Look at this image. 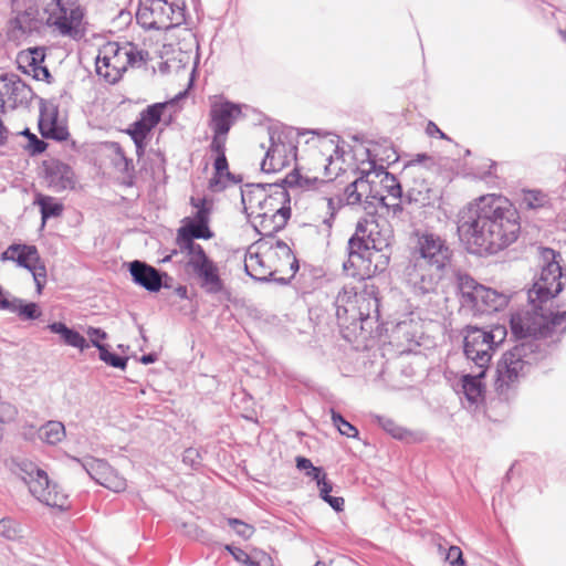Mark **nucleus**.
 Segmentation results:
<instances>
[{
  "mask_svg": "<svg viewBox=\"0 0 566 566\" xmlns=\"http://www.w3.org/2000/svg\"><path fill=\"white\" fill-rule=\"evenodd\" d=\"M458 232L472 253L495 254L517 240L520 213L502 196H482L461 210Z\"/></svg>",
  "mask_w": 566,
  "mask_h": 566,
  "instance_id": "nucleus-1",
  "label": "nucleus"
},
{
  "mask_svg": "<svg viewBox=\"0 0 566 566\" xmlns=\"http://www.w3.org/2000/svg\"><path fill=\"white\" fill-rule=\"evenodd\" d=\"M542 254L546 264L542 268L538 280L527 292L530 308L511 315V331L515 334L531 332L549 335L566 323V311L552 310L553 300L563 290L562 266L557 261V256L560 255L549 248L544 249Z\"/></svg>",
  "mask_w": 566,
  "mask_h": 566,
  "instance_id": "nucleus-2",
  "label": "nucleus"
},
{
  "mask_svg": "<svg viewBox=\"0 0 566 566\" xmlns=\"http://www.w3.org/2000/svg\"><path fill=\"white\" fill-rule=\"evenodd\" d=\"M416 243L403 269V279L417 294L434 292L447 276L453 251L441 235L423 231L416 233Z\"/></svg>",
  "mask_w": 566,
  "mask_h": 566,
  "instance_id": "nucleus-3",
  "label": "nucleus"
},
{
  "mask_svg": "<svg viewBox=\"0 0 566 566\" xmlns=\"http://www.w3.org/2000/svg\"><path fill=\"white\" fill-rule=\"evenodd\" d=\"M512 334L521 342L502 355L496 367L495 390L505 399L533 366L547 357L549 353L547 338H551L554 333L541 335L531 332L524 334L512 332Z\"/></svg>",
  "mask_w": 566,
  "mask_h": 566,
  "instance_id": "nucleus-4",
  "label": "nucleus"
},
{
  "mask_svg": "<svg viewBox=\"0 0 566 566\" xmlns=\"http://www.w3.org/2000/svg\"><path fill=\"white\" fill-rule=\"evenodd\" d=\"M11 470L40 502L60 510L69 507L67 494L60 485L51 482L48 473L34 462L27 459L13 460Z\"/></svg>",
  "mask_w": 566,
  "mask_h": 566,
  "instance_id": "nucleus-5",
  "label": "nucleus"
},
{
  "mask_svg": "<svg viewBox=\"0 0 566 566\" xmlns=\"http://www.w3.org/2000/svg\"><path fill=\"white\" fill-rule=\"evenodd\" d=\"M463 353L476 368L489 369L495 348L505 339L506 328L494 326L490 331L468 325L463 329Z\"/></svg>",
  "mask_w": 566,
  "mask_h": 566,
  "instance_id": "nucleus-6",
  "label": "nucleus"
},
{
  "mask_svg": "<svg viewBox=\"0 0 566 566\" xmlns=\"http://www.w3.org/2000/svg\"><path fill=\"white\" fill-rule=\"evenodd\" d=\"M390 239L388 233L381 232L376 220H359L354 234L348 240V260L343 264L344 271L353 276L356 275L355 272H349L350 268L357 265L355 258L368 256L371 250L385 251L391 245Z\"/></svg>",
  "mask_w": 566,
  "mask_h": 566,
  "instance_id": "nucleus-7",
  "label": "nucleus"
},
{
  "mask_svg": "<svg viewBox=\"0 0 566 566\" xmlns=\"http://www.w3.org/2000/svg\"><path fill=\"white\" fill-rule=\"evenodd\" d=\"M275 255L286 261V264L290 266L291 275L289 277L280 276L277 277L276 270L272 271L265 264L262 256L258 253L249 254L244 260V270L247 274L260 282H276L281 285H286L291 279L295 275L298 270V261L296 256L293 254L291 248L282 240H277L275 244L272 247Z\"/></svg>",
  "mask_w": 566,
  "mask_h": 566,
  "instance_id": "nucleus-8",
  "label": "nucleus"
},
{
  "mask_svg": "<svg viewBox=\"0 0 566 566\" xmlns=\"http://www.w3.org/2000/svg\"><path fill=\"white\" fill-rule=\"evenodd\" d=\"M52 6L48 25L55 28L63 36L81 39L84 35L82 23L85 13L78 0H54Z\"/></svg>",
  "mask_w": 566,
  "mask_h": 566,
  "instance_id": "nucleus-9",
  "label": "nucleus"
},
{
  "mask_svg": "<svg viewBox=\"0 0 566 566\" xmlns=\"http://www.w3.org/2000/svg\"><path fill=\"white\" fill-rule=\"evenodd\" d=\"M186 258V270L197 279L198 284L209 294H218L223 290V282L217 263L205 249L182 252Z\"/></svg>",
  "mask_w": 566,
  "mask_h": 566,
  "instance_id": "nucleus-10",
  "label": "nucleus"
},
{
  "mask_svg": "<svg viewBox=\"0 0 566 566\" xmlns=\"http://www.w3.org/2000/svg\"><path fill=\"white\" fill-rule=\"evenodd\" d=\"M186 258V270L197 279L198 284L209 294H218L223 290V282L217 263L205 249L182 252Z\"/></svg>",
  "mask_w": 566,
  "mask_h": 566,
  "instance_id": "nucleus-11",
  "label": "nucleus"
},
{
  "mask_svg": "<svg viewBox=\"0 0 566 566\" xmlns=\"http://www.w3.org/2000/svg\"><path fill=\"white\" fill-rule=\"evenodd\" d=\"M250 187L254 189L242 190L241 192L244 212L248 217H251L253 212H248L247 203L251 207L255 202L261 212L268 211L269 213H275V210H279L281 206H289L290 203L289 192L281 184H258Z\"/></svg>",
  "mask_w": 566,
  "mask_h": 566,
  "instance_id": "nucleus-12",
  "label": "nucleus"
},
{
  "mask_svg": "<svg viewBox=\"0 0 566 566\" xmlns=\"http://www.w3.org/2000/svg\"><path fill=\"white\" fill-rule=\"evenodd\" d=\"M270 147L261 163L264 172H273L289 166L296 158L297 147L285 132L270 129Z\"/></svg>",
  "mask_w": 566,
  "mask_h": 566,
  "instance_id": "nucleus-13",
  "label": "nucleus"
},
{
  "mask_svg": "<svg viewBox=\"0 0 566 566\" xmlns=\"http://www.w3.org/2000/svg\"><path fill=\"white\" fill-rule=\"evenodd\" d=\"M81 462L86 473L99 485L113 491L122 492L126 489V479L113 469L105 460L86 458Z\"/></svg>",
  "mask_w": 566,
  "mask_h": 566,
  "instance_id": "nucleus-14",
  "label": "nucleus"
},
{
  "mask_svg": "<svg viewBox=\"0 0 566 566\" xmlns=\"http://www.w3.org/2000/svg\"><path fill=\"white\" fill-rule=\"evenodd\" d=\"M140 3H149L154 11L155 24L161 30L178 27L185 22V0H139Z\"/></svg>",
  "mask_w": 566,
  "mask_h": 566,
  "instance_id": "nucleus-15",
  "label": "nucleus"
},
{
  "mask_svg": "<svg viewBox=\"0 0 566 566\" xmlns=\"http://www.w3.org/2000/svg\"><path fill=\"white\" fill-rule=\"evenodd\" d=\"M422 161H432V158L426 154H418L415 160H411L406 169H416V179L413 185L407 190L406 197L409 202H416L422 207L430 206L437 198V192L429 186L423 178V169L419 167Z\"/></svg>",
  "mask_w": 566,
  "mask_h": 566,
  "instance_id": "nucleus-16",
  "label": "nucleus"
},
{
  "mask_svg": "<svg viewBox=\"0 0 566 566\" xmlns=\"http://www.w3.org/2000/svg\"><path fill=\"white\" fill-rule=\"evenodd\" d=\"M132 280L135 284L144 287L148 292H159L166 284L163 283L164 277H168L166 272H161L144 261L135 260L128 265Z\"/></svg>",
  "mask_w": 566,
  "mask_h": 566,
  "instance_id": "nucleus-17",
  "label": "nucleus"
},
{
  "mask_svg": "<svg viewBox=\"0 0 566 566\" xmlns=\"http://www.w3.org/2000/svg\"><path fill=\"white\" fill-rule=\"evenodd\" d=\"M241 107L231 102L216 103L210 109L209 126L217 134H228L237 118L241 116Z\"/></svg>",
  "mask_w": 566,
  "mask_h": 566,
  "instance_id": "nucleus-18",
  "label": "nucleus"
},
{
  "mask_svg": "<svg viewBox=\"0 0 566 566\" xmlns=\"http://www.w3.org/2000/svg\"><path fill=\"white\" fill-rule=\"evenodd\" d=\"M213 232L210 230L208 224L199 223L193 220H188L177 231L176 244L180 252L191 251L197 249H203L199 243H196V239H211Z\"/></svg>",
  "mask_w": 566,
  "mask_h": 566,
  "instance_id": "nucleus-19",
  "label": "nucleus"
},
{
  "mask_svg": "<svg viewBox=\"0 0 566 566\" xmlns=\"http://www.w3.org/2000/svg\"><path fill=\"white\" fill-rule=\"evenodd\" d=\"M45 179L51 189L56 192L73 189L75 186V175L71 166L60 160H50L45 163Z\"/></svg>",
  "mask_w": 566,
  "mask_h": 566,
  "instance_id": "nucleus-20",
  "label": "nucleus"
},
{
  "mask_svg": "<svg viewBox=\"0 0 566 566\" xmlns=\"http://www.w3.org/2000/svg\"><path fill=\"white\" fill-rule=\"evenodd\" d=\"M57 108L49 109L42 101L40 105L39 130L43 138L56 142L66 140L69 137L67 128L57 120Z\"/></svg>",
  "mask_w": 566,
  "mask_h": 566,
  "instance_id": "nucleus-21",
  "label": "nucleus"
},
{
  "mask_svg": "<svg viewBox=\"0 0 566 566\" xmlns=\"http://www.w3.org/2000/svg\"><path fill=\"white\" fill-rule=\"evenodd\" d=\"M291 217L290 206H281L275 213L259 212L252 220L254 229L262 235H272L282 230Z\"/></svg>",
  "mask_w": 566,
  "mask_h": 566,
  "instance_id": "nucleus-22",
  "label": "nucleus"
},
{
  "mask_svg": "<svg viewBox=\"0 0 566 566\" xmlns=\"http://www.w3.org/2000/svg\"><path fill=\"white\" fill-rule=\"evenodd\" d=\"M357 302L356 313L352 317L353 321H365L371 317L379 319L378 287L375 284L365 282L364 287L359 291Z\"/></svg>",
  "mask_w": 566,
  "mask_h": 566,
  "instance_id": "nucleus-23",
  "label": "nucleus"
},
{
  "mask_svg": "<svg viewBox=\"0 0 566 566\" xmlns=\"http://www.w3.org/2000/svg\"><path fill=\"white\" fill-rule=\"evenodd\" d=\"M2 261H14L28 271H32L36 264H43L38 248L31 244H11L1 255Z\"/></svg>",
  "mask_w": 566,
  "mask_h": 566,
  "instance_id": "nucleus-24",
  "label": "nucleus"
},
{
  "mask_svg": "<svg viewBox=\"0 0 566 566\" xmlns=\"http://www.w3.org/2000/svg\"><path fill=\"white\" fill-rule=\"evenodd\" d=\"M2 94L7 95L8 99L14 106L28 104L33 96L32 90L20 78L19 75L7 73L1 76Z\"/></svg>",
  "mask_w": 566,
  "mask_h": 566,
  "instance_id": "nucleus-25",
  "label": "nucleus"
},
{
  "mask_svg": "<svg viewBox=\"0 0 566 566\" xmlns=\"http://www.w3.org/2000/svg\"><path fill=\"white\" fill-rule=\"evenodd\" d=\"M478 300L474 303L472 311L479 314H490L503 310L509 303V296L494 289L482 286L479 290Z\"/></svg>",
  "mask_w": 566,
  "mask_h": 566,
  "instance_id": "nucleus-26",
  "label": "nucleus"
},
{
  "mask_svg": "<svg viewBox=\"0 0 566 566\" xmlns=\"http://www.w3.org/2000/svg\"><path fill=\"white\" fill-rule=\"evenodd\" d=\"M282 182L291 188L298 187L304 190H312V189L317 190L322 195H331L332 191L329 189L335 188L334 180H332V179L324 180V179H318L316 177H314V178L303 177L298 172L297 169H294L293 171H291L283 179Z\"/></svg>",
  "mask_w": 566,
  "mask_h": 566,
  "instance_id": "nucleus-27",
  "label": "nucleus"
},
{
  "mask_svg": "<svg viewBox=\"0 0 566 566\" xmlns=\"http://www.w3.org/2000/svg\"><path fill=\"white\" fill-rule=\"evenodd\" d=\"M359 297V292L356 291L353 286H344L337 294L334 306L336 308L337 318H344L347 315L353 317V314L356 313L357 300Z\"/></svg>",
  "mask_w": 566,
  "mask_h": 566,
  "instance_id": "nucleus-28",
  "label": "nucleus"
},
{
  "mask_svg": "<svg viewBox=\"0 0 566 566\" xmlns=\"http://www.w3.org/2000/svg\"><path fill=\"white\" fill-rule=\"evenodd\" d=\"M50 332L59 334L63 343L67 346L80 349L81 352L90 347V343L77 331L70 328L62 322H53L48 325Z\"/></svg>",
  "mask_w": 566,
  "mask_h": 566,
  "instance_id": "nucleus-29",
  "label": "nucleus"
},
{
  "mask_svg": "<svg viewBox=\"0 0 566 566\" xmlns=\"http://www.w3.org/2000/svg\"><path fill=\"white\" fill-rule=\"evenodd\" d=\"M486 370L488 369L484 368H478L475 374H467L461 378L462 391L471 403H476L483 395L484 386L482 378L485 376Z\"/></svg>",
  "mask_w": 566,
  "mask_h": 566,
  "instance_id": "nucleus-30",
  "label": "nucleus"
},
{
  "mask_svg": "<svg viewBox=\"0 0 566 566\" xmlns=\"http://www.w3.org/2000/svg\"><path fill=\"white\" fill-rule=\"evenodd\" d=\"M458 290L461 295V303L463 306L470 307L472 310L474 303L478 300V294H480V289H482V284L478 283L472 276L465 273H458L457 275Z\"/></svg>",
  "mask_w": 566,
  "mask_h": 566,
  "instance_id": "nucleus-31",
  "label": "nucleus"
},
{
  "mask_svg": "<svg viewBox=\"0 0 566 566\" xmlns=\"http://www.w3.org/2000/svg\"><path fill=\"white\" fill-rule=\"evenodd\" d=\"M370 255L355 258L357 265L355 268L365 266L367 273L382 272L389 264L390 261V248L385 251H369Z\"/></svg>",
  "mask_w": 566,
  "mask_h": 566,
  "instance_id": "nucleus-32",
  "label": "nucleus"
},
{
  "mask_svg": "<svg viewBox=\"0 0 566 566\" xmlns=\"http://www.w3.org/2000/svg\"><path fill=\"white\" fill-rule=\"evenodd\" d=\"M369 175L370 172H367L365 176L356 178L344 188L343 196H340L344 205L354 206L361 202L363 195L369 190V181L367 180Z\"/></svg>",
  "mask_w": 566,
  "mask_h": 566,
  "instance_id": "nucleus-33",
  "label": "nucleus"
},
{
  "mask_svg": "<svg viewBox=\"0 0 566 566\" xmlns=\"http://www.w3.org/2000/svg\"><path fill=\"white\" fill-rule=\"evenodd\" d=\"M34 205L39 206L42 219V228L50 218H57L62 214L64 207L55 198L39 193L34 199Z\"/></svg>",
  "mask_w": 566,
  "mask_h": 566,
  "instance_id": "nucleus-34",
  "label": "nucleus"
},
{
  "mask_svg": "<svg viewBox=\"0 0 566 566\" xmlns=\"http://www.w3.org/2000/svg\"><path fill=\"white\" fill-rule=\"evenodd\" d=\"M65 437V427L60 421H48L39 429V438L48 444H57Z\"/></svg>",
  "mask_w": 566,
  "mask_h": 566,
  "instance_id": "nucleus-35",
  "label": "nucleus"
},
{
  "mask_svg": "<svg viewBox=\"0 0 566 566\" xmlns=\"http://www.w3.org/2000/svg\"><path fill=\"white\" fill-rule=\"evenodd\" d=\"M124 53L125 51L123 53H118L117 56H113L112 60H109L108 57H103V65H106V63H108V65L112 66V71H105L104 74V80L107 83H117L122 78L123 74L126 72L127 61L125 60L126 55Z\"/></svg>",
  "mask_w": 566,
  "mask_h": 566,
  "instance_id": "nucleus-36",
  "label": "nucleus"
},
{
  "mask_svg": "<svg viewBox=\"0 0 566 566\" xmlns=\"http://www.w3.org/2000/svg\"><path fill=\"white\" fill-rule=\"evenodd\" d=\"M213 168L214 175L209 180V189L214 192L222 191L227 187L226 182L223 181V172L229 169L226 154L216 156L213 161Z\"/></svg>",
  "mask_w": 566,
  "mask_h": 566,
  "instance_id": "nucleus-37",
  "label": "nucleus"
},
{
  "mask_svg": "<svg viewBox=\"0 0 566 566\" xmlns=\"http://www.w3.org/2000/svg\"><path fill=\"white\" fill-rule=\"evenodd\" d=\"M374 169L377 176H382L380 184L388 195L396 199H400L402 197V188L395 175L388 172L382 166L379 168L374 167Z\"/></svg>",
  "mask_w": 566,
  "mask_h": 566,
  "instance_id": "nucleus-38",
  "label": "nucleus"
},
{
  "mask_svg": "<svg viewBox=\"0 0 566 566\" xmlns=\"http://www.w3.org/2000/svg\"><path fill=\"white\" fill-rule=\"evenodd\" d=\"M376 421L387 433L397 440H408L411 437V432L409 430L399 426L391 418L376 416Z\"/></svg>",
  "mask_w": 566,
  "mask_h": 566,
  "instance_id": "nucleus-39",
  "label": "nucleus"
},
{
  "mask_svg": "<svg viewBox=\"0 0 566 566\" xmlns=\"http://www.w3.org/2000/svg\"><path fill=\"white\" fill-rule=\"evenodd\" d=\"M166 103H155L147 106L139 115V118L148 128L153 130L161 119Z\"/></svg>",
  "mask_w": 566,
  "mask_h": 566,
  "instance_id": "nucleus-40",
  "label": "nucleus"
},
{
  "mask_svg": "<svg viewBox=\"0 0 566 566\" xmlns=\"http://www.w3.org/2000/svg\"><path fill=\"white\" fill-rule=\"evenodd\" d=\"M94 347L98 349L99 359L107 364L108 366H112L114 368L118 369H125L127 366L128 358L125 356L117 355L115 353L109 352L108 345H97L94 342Z\"/></svg>",
  "mask_w": 566,
  "mask_h": 566,
  "instance_id": "nucleus-41",
  "label": "nucleus"
},
{
  "mask_svg": "<svg viewBox=\"0 0 566 566\" xmlns=\"http://www.w3.org/2000/svg\"><path fill=\"white\" fill-rule=\"evenodd\" d=\"M332 191L331 195H324L325 199L327 200V209H328V218H325L323 223L326 224L328 228H332L333 220L337 213V211L345 206L344 200L340 197L338 191H335V188L329 189Z\"/></svg>",
  "mask_w": 566,
  "mask_h": 566,
  "instance_id": "nucleus-42",
  "label": "nucleus"
},
{
  "mask_svg": "<svg viewBox=\"0 0 566 566\" xmlns=\"http://www.w3.org/2000/svg\"><path fill=\"white\" fill-rule=\"evenodd\" d=\"M13 308L14 310L11 313H17L23 319H36L42 314L36 303H24L21 298L20 302H15V304H13Z\"/></svg>",
  "mask_w": 566,
  "mask_h": 566,
  "instance_id": "nucleus-43",
  "label": "nucleus"
},
{
  "mask_svg": "<svg viewBox=\"0 0 566 566\" xmlns=\"http://www.w3.org/2000/svg\"><path fill=\"white\" fill-rule=\"evenodd\" d=\"M137 21L148 30H161L158 24H155L154 21L157 19L154 18V11L151 10V6L149 3H140L136 13Z\"/></svg>",
  "mask_w": 566,
  "mask_h": 566,
  "instance_id": "nucleus-44",
  "label": "nucleus"
},
{
  "mask_svg": "<svg viewBox=\"0 0 566 566\" xmlns=\"http://www.w3.org/2000/svg\"><path fill=\"white\" fill-rule=\"evenodd\" d=\"M190 203L197 209L193 221L209 226V216L211 211L210 203L207 198H195L191 197Z\"/></svg>",
  "mask_w": 566,
  "mask_h": 566,
  "instance_id": "nucleus-45",
  "label": "nucleus"
},
{
  "mask_svg": "<svg viewBox=\"0 0 566 566\" xmlns=\"http://www.w3.org/2000/svg\"><path fill=\"white\" fill-rule=\"evenodd\" d=\"M331 415L332 421L340 434L348 438H356L358 436L359 432L357 428L349 423L339 412L332 409Z\"/></svg>",
  "mask_w": 566,
  "mask_h": 566,
  "instance_id": "nucleus-46",
  "label": "nucleus"
},
{
  "mask_svg": "<svg viewBox=\"0 0 566 566\" xmlns=\"http://www.w3.org/2000/svg\"><path fill=\"white\" fill-rule=\"evenodd\" d=\"M21 134L29 140L27 149L31 155L42 154L46 149L48 144L43 139L38 138L29 128H25Z\"/></svg>",
  "mask_w": 566,
  "mask_h": 566,
  "instance_id": "nucleus-47",
  "label": "nucleus"
},
{
  "mask_svg": "<svg viewBox=\"0 0 566 566\" xmlns=\"http://www.w3.org/2000/svg\"><path fill=\"white\" fill-rule=\"evenodd\" d=\"M228 525L240 537L248 539L254 533V527L239 518H228Z\"/></svg>",
  "mask_w": 566,
  "mask_h": 566,
  "instance_id": "nucleus-48",
  "label": "nucleus"
},
{
  "mask_svg": "<svg viewBox=\"0 0 566 566\" xmlns=\"http://www.w3.org/2000/svg\"><path fill=\"white\" fill-rule=\"evenodd\" d=\"M523 202L530 209L543 207L546 202V195L539 190H528L524 195Z\"/></svg>",
  "mask_w": 566,
  "mask_h": 566,
  "instance_id": "nucleus-49",
  "label": "nucleus"
},
{
  "mask_svg": "<svg viewBox=\"0 0 566 566\" xmlns=\"http://www.w3.org/2000/svg\"><path fill=\"white\" fill-rule=\"evenodd\" d=\"M295 461H296V468L298 470L305 471V474L307 476L312 478L313 480L318 478V475L323 472L322 468L314 467L312 461L307 458L300 455L295 459Z\"/></svg>",
  "mask_w": 566,
  "mask_h": 566,
  "instance_id": "nucleus-50",
  "label": "nucleus"
},
{
  "mask_svg": "<svg viewBox=\"0 0 566 566\" xmlns=\"http://www.w3.org/2000/svg\"><path fill=\"white\" fill-rule=\"evenodd\" d=\"M150 132L151 129L148 128L140 119L134 122L126 130L132 139H147Z\"/></svg>",
  "mask_w": 566,
  "mask_h": 566,
  "instance_id": "nucleus-51",
  "label": "nucleus"
},
{
  "mask_svg": "<svg viewBox=\"0 0 566 566\" xmlns=\"http://www.w3.org/2000/svg\"><path fill=\"white\" fill-rule=\"evenodd\" d=\"M30 71L32 72L33 78L38 81H46L51 82L52 75L49 69L44 65L38 64L36 59L33 56L32 61L29 63Z\"/></svg>",
  "mask_w": 566,
  "mask_h": 566,
  "instance_id": "nucleus-52",
  "label": "nucleus"
},
{
  "mask_svg": "<svg viewBox=\"0 0 566 566\" xmlns=\"http://www.w3.org/2000/svg\"><path fill=\"white\" fill-rule=\"evenodd\" d=\"M124 54L126 55L125 60L127 61V67L135 66L145 61L143 51L136 50V48L132 43H127L125 45Z\"/></svg>",
  "mask_w": 566,
  "mask_h": 566,
  "instance_id": "nucleus-53",
  "label": "nucleus"
},
{
  "mask_svg": "<svg viewBox=\"0 0 566 566\" xmlns=\"http://www.w3.org/2000/svg\"><path fill=\"white\" fill-rule=\"evenodd\" d=\"M32 273L36 292L40 294L44 287L45 281H46V268L43 264H36V266H33V270L30 271Z\"/></svg>",
  "mask_w": 566,
  "mask_h": 566,
  "instance_id": "nucleus-54",
  "label": "nucleus"
},
{
  "mask_svg": "<svg viewBox=\"0 0 566 566\" xmlns=\"http://www.w3.org/2000/svg\"><path fill=\"white\" fill-rule=\"evenodd\" d=\"M0 535L8 538L14 539L18 537V528L15 523L10 518H3L0 521Z\"/></svg>",
  "mask_w": 566,
  "mask_h": 566,
  "instance_id": "nucleus-55",
  "label": "nucleus"
},
{
  "mask_svg": "<svg viewBox=\"0 0 566 566\" xmlns=\"http://www.w3.org/2000/svg\"><path fill=\"white\" fill-rule=\"evenodd\" d=\"M227 135L228 134L214 133L209 148H210L211 153L216 154V156L226 154Z\"/></svg>",
  "mask_w": 566,
  "mask_h": 566,
  "instance_id": "nucleus-56",
  "label": "nucleus"
},
{
  "mask_svg": "<svg viewBox=\"0 0 566 566\" xmlns=\"http://www.w3.org/2000/svg\"><path fill=\"white\" fill-rule=\"evenodd\" d=\"M316 481V484L319 490V496L325 500L327 496L331 495V492L333 490L332 483L327 480L326 473L323 471L318 478L314 479Z\"/></svg>",
  "mask_w": 566,
  "mask_h": 566,
  "instance_id": "nucleus-57",
  "label": "nucleus"
},
{
  "mask_svg": "<svg viewBox=\"0 0 566 566\" xmlns=\"http://www.w3.org/2000/svg\"><path fill=\"white\" fill-rule=\"evenodd\" d=\"M447 560L451 566H464L462 551L458 546H450L447 553Z\"/></svg>",
  "mask_w": 566,
  "mask_h": 566,
  "instance_id": "nucleus-58",
  "label": "nucleus"
},
{
  "mask_svg": "<svg viewBox=\"0 0 566 566\" xmlns=\"http://www.w3.org/2000/svg\"><path fill=\"white\" fill-rule=\"evenodd\" d=\"M124 51L125 46H120L117 42H108L103 46L101 57H108L112 60L113 56H117L118 53H123Z\"/></svg>",
  "mask_w": 566,
  "mask_h": 566,
  "instance_id": "nucleus-59",
  "label": "nucleus"
},
{
  "mask_svg": "<svg viewBox=\"0 0 566 566\" xmlns=\"http://www.w3.org/2000/svg\"><path fill=\"white\" fill-rule=\"evenodd\" d=\"M86 334L90 337V343L94 346V342L97 345H103L101 340L107 338V333L99 327L90 326L86 329Z\"/></svg>",
  "mask_w": 566,
  "mask_h": 566,
  "instance_id": "nucleus-60",
  "label": "nucleus"
},
{
  "mask_svg": "<svg viewBox=\"0 0 566 566\" xmlns=\"http://www.w3.org/2000/svg\"><path fill=\"white\" fill-rule=\"evenodd\" d=\"M9 295V292H4L3 289L0 286V310L12 312L14 310L13 304H15V302H20V298L12 297L10 300L8 297Z\"/></svg>",
  "mask_w": 566,
  "mask_h": 566,
  "instance_id": "nucleus-61",
  "label": "nucleus"
},
{
  "mask_svg": "<svg viewBox=\"0 0 566 566\" xmlns=\"http://www.w3.org/2000/svg\"><path fill=\"white\" fill-rule=\"evenodd\" d=\"M226 551L229 552L233 558L242 564H245V562H250V556L247 552H244L242 548L232 546V545H226Z\"/></svg>",
  "mask_w": 566,
  "mask_h": 566,
  "instance_id": "nucleus-62",
  "label": "nucleus"
},
{
  "mask_svg": "<svg viewBox=\"0 0 566 566\" xmlns=\"http://www.w3.org/2000/svg\"><path fill=\"white\" fill-rule=\"evenodd\" d=\"M324 501L328 503L331 507H333L336 512H342L344 510L345 501L343 497L329 495Z\"/></svg>",
  "mask_w": 566,
  "mask_h": 566,
  "instance_id": "nucleus-63",
  "label": "nucleus"
},
{
  "mask_svg": "<svg viewBox=\"0 0 566 566\" xmlns=\"http://www.w3.org/2000/svg\"><path fill=\"white\" fill-rule=\"evenodd\" d=\"M103 57H101V54L96 57V73L104 78L105 71H112V66L106 63V65H103Z\"/></svg>",
  "mask_w": 566,
  "mask_h": 566,
  "instance_id": "nucleus-64",
  "label": "nucleus"
}]
</instances>
